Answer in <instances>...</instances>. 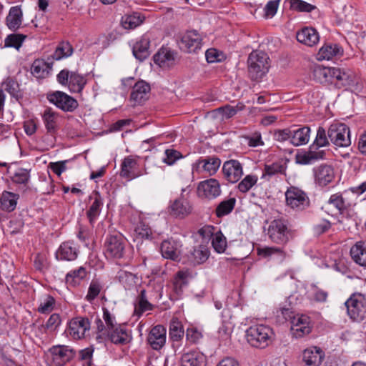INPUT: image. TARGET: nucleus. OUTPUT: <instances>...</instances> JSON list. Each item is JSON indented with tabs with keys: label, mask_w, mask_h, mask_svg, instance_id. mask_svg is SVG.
I'll return each mask as SVG.
<instances>
[{
	"label": "nucleus",
	"mask_w": 366,
	"mask_h": 366,
	"mask_svg": "<svg viewBox=\"0 0 366 366\" xmlns=\"http://www.w3.org/2000/svg\"><path fill=\"white\" fill-rule=\"evenodd\" d=\"M328 138L326 130L322 127H318L315 139L308 150L298 153L296 155L297 163L300 164H310L317 161L324 159L326 153L325 150L320 149V148L330 145Z\"/></svg>",
	"instance_id": "nucleus-1"
},
{
	"label": "nucleus",
	"mask_w": 366,
	"mask_h": 366,
	"mask_svg": "<svg viewBox=\"0 0 366 366\" xmlns=\"http://www.w3.org/2000/svg\"><path fill=\"white\" fill-rule=\"evenodd\" d=\"M269 58L267 53L262 51H253L247 59L248 74L253 81H259L267 72L269 68Z\"/></svg>",
	"instance_id": "nucleus-2"
},
{
	"label": "nucleus",
	"mask_w": 366,
	"mask_h": 366,
	"mask_svg": "<svg viewBox=\"0 0 366 366\" xmlns=\"http://www.w3.org/2000/svg\"><path fill=\"white\" fill-rule=\"evenodd\" d=\"M274 333L272 330L264 325L250 326L246 330L247 340L252 347L264 348L271 342Z\"/></svg>",
	"instance_id": "nucleus-3"
},
{
	"label": "nucleus",
	"mask_w": 366,
	"mask_h": 366,
	"mask_svg": "<svg viewBox=\"0 0 366 366\" xmlns=\"http://www.w3.org/2000/svg\"><path fill=\"white\" fill-rule=\"evenodd\" d=\"M126 239L117 232L109 234L105 239L104 247L107 258L122 259L124 257L126 247Z\"/></svg>",
	"instance_id": "nucleus-4"
},
{
	"label": "nucleus",
	"mask_w": 366,
	"mask_h": 366,
	"mask_svg": "<svg viewBox=\"0 0 366 366\" xmlns=\"http://www.w3.org/2000/svg\"><path fill=\"white\" fill-rule=\"evenodd\" d=\"M286 204L296 210H303L310 205L307 194L302 189L290 186L285 192Z\"/></svg>",
	"instance_id": "nucleus-5"
},
{
	"label": "nucleus",
	"mask_w": 366,
	"mask_h": 366,
	"mask_svg": "<svg viewBox=\"0 0 366 366\" xmlns=\"http://www.w3.org/2000/svg\"><path fill=\"white\" fill-rule=\"evenodd\" d=\"M328 137L335 146L347 147L351 144L350 128L345 124H332L327 131Z\"/></svg>",
	"instance_id": "nucleus-6"
},
{
	"label": "nucleus",
	"mask_w": 366,
	"mask_h": 366,
	"mask_svg": "<svg viewBox=\"0 0 366 366\" xmlns=\"http://www.w3.org/2000/svg\"><path fill=\"white\" fill-rule=\"evenodd\" d=\"M347 314L354 321H360L366 314V299L360 293L353 294L345 302Z\"/></svg>",
	"instance_id": "nucleus-7"
},
{
	"label": "nucleus",
	"mask_w": 366,
	"mask_h": 366,
	"mask_svg": "<svg viewBox=\"0 0 366 366\" xmlns=\"http://www.w3.org/2000/svg\"><path fill=\"white\" fill-rule=\"evenodd\" d=\"M267 234L271 241L277 244L285 245L289 241L290 229L284 219H278L271 222Z\"/></svg>",
	"instance_id": "nucleus-8"
},
{
	"label": "nucleus",
	"mask_w": 366,
	"mask_h": 366,
	"mask_svg": "<svg viewBox=\"0 0 366 366\" xmlns=\"http://www.w3.org/2000/svg\"><path fill=\"white\" fill-rule=\"evenodd\" d=\"M91 327V322L86 317H73L68 323L67 333L73 340H79L85 338Z\"/></svg>",
	"instance_id": "nucleus-9"
},
{
	"label": "nucleus",
	"mask_w": 366,
	"mask_h": 366,
	"mask_svg": "<svg viewBox=\"0 0 366 366\" xmlns=\"http://www.w3.org/2000/svg\"><path fill=\"white\" fill-rule=\"evenodd\" d=\"M178 44L181 50L187 53L196 52L202 45V36L197 30H189L179 36Z\"/></svg>",
	"instance_id": "nucleus-10"
},
{
	"label": "nucleus",
	"mask_w": 366,
	"mask_h": 366,
	"mask_svg": "<svg viewBox=\"0 0 366 366\" xmlns=\"http://www.w3.org/2000/svg\"><path fill=\"white\" fill-rule=\"evenodd\" d=\"M313 328L311 318L305 315H295L291 322V331L295 338H302L309 335Z\"/></svg>",
	"instance_id": "nucleus-11"
},
{
	"label": "nucleus",
	"mask_w": 366,
	"mask_h": 366,
	"mask_svg": "<svg viewBox=\"0 0 366 366\" xmlns=\"http://www.w3.org/2000/svg\"><path fill=\"white\" fill-rule=\"evenodd\" d=\"M48 100L64 112H73L78 107L77 101L67 94L56 91L47 95Z\"/></svg>",
	"instance_id": "nucleus-12"
},
{
	"label": "nucleus",
	"mask_w": 366,
	"mask_h": 366,
	"mask_svg": "<svg viewBox=\"0 0 366 366\" xmlns=\"http://www.w3.org/2000/svg\"><path fill=\"white\" fill-rule=\"evenodd\" d=\"M198 195L208 199H213L221 194L220 184L216 179L200 182L197 187Z\"/></svg>",
	"instance_id": "nucleus-13"
},
{
	"label": "nucleus",
	"mask_w": 366,
	"mask_h": 366,
	"mask_svg": "<svg viewBox=\"0 0 366 366\" xmlns=\"http://www.w3.org/2000/svg\"><path fill=\"white\" fill-rule=\"evenodd\" d=\"M224 178L231 183L237 182L243 175L241 163L235 159L226 161L222 167Z\"/></svg>",
	"instance_id": "nucleus-14"
},
{
	"label": "nucleus",
	"mask_w": 366,
	"mask_h": 366,
	"mask_svg": "<svg viewBox=\"0 0 366 366\" xmlns=\"http://www.w3.org/2000/svg\"><path fill=\"white\" fill-rule=\"evenodd\" d=\"M108 339L114 345H124L132 341V335L129 331L122 325H119L117 327L109 330L107 332Z\"/></svg>",
	"instance_id": "nucleus-15"
},
{
	"label": "nucleus",
	"mask_w": 366,
	"mask_h": 366,
	"mask_svg": "<svg viewBox=\"0 0 366 366\" xmlns=\"http://www.w3.org/2000/svg\"><path fill=\"white\" fill-rule=\"evenodd\" d=\"M90 205L86 211V217L89 223L93 225L99 217L102 207L103 198L97 191H94L89 196Z\"/></svg>",
	"instance_id": "nucleus-16"
},
{
	"label": "nucleus",
	"mask_w": 366,
	"mask_h": 366,
	"mask_svg": "<svg viewBox=\"0 0 366 366\" xmlns=\"http://www.w3.org/2000/svg\"><path fill=\"white\" fill-rule=\"evenodd\" d=\"M332 74V81L335 79L339 87L351 88L356 83V76L350 69L334 68Z\"/></svg>",
	"instance_id": "nucleus-17"
},
{
	"label": "nucleus",
	"mask_w": 366,
	"mask_h": 366,
	"mask_svg": "<svg viewBox=\"0 0 366 366\" xmlns=\"http://www.w3.org/2000/svg\"><path fill=\"white\" fill-rule=\"evenodd\" d=\"M149 46L150 36L148 34H144L140 36L133 45V55L140 61H144L150 54Z\"/></svg>",
	"instance_id": "nucleus-18"
},
{
	"label": "nucleus",
	"mask_w": 366,
	"mask_h": 366,
	"mask_svg": "<svg viewBox=\"0 0 366 366\" xmlns=\"http://www.w3.org/2000/svg\"><path fill=\"white\" fill-rule=\"evenodd\" d=\"M148 343L152 349L160 350L166 342V329L164 326L158 325L152 327L148 337Z\"/></svg>",
	"instance_id": "nucleus-19"
},
{
	"label": "nucleus",
	"mask_w": 366,
	"mask_h": 366,
	"mask_svg": "<svg viewBox=\"0 0 366 366\" xmlns=\"http://www.w3.org/2000/svg\"><path fill=\"white\" fill-rule=\"evenodd\" d=\"M150 86L144 81H137L132 88L130 100L134 105L142 104L148 99Z\"/></svg>",
	"instance_id": "nucleus-20"
},
{
	"label": "nucleus",
	"mask_w": 366,
	"mask_h": 366,
	"mask_svg": "<svg viewBox=\"0 0 366 366\" xmlns=\"http://www.w3.org/2000/svg\"><path fill=\"white\" fill-rule=\"evenodd\" d=\"M79 249L72 242H64L61 244L56 252V258L61 261H73L76 259Z\"/></svg>",
	"instance_id": "nucleus-21"
},
{
	"label": "nucleus",
	"mask_w": 366,
	"mask_h": 366,
	"mask_svg": "<svg viewBox=\"0 0 366 366\" xmlns=\"http://www.w3.org/2000/svg\"><path fill=\"white\" fill-rule=\"evenodd\" d=\"M182 244L179 242L172 239L164 240L161 244V253L163 257L172 260H179L180 256V248Z\"/></svg>",
	"instance_id": "nucleus-22"
},
{
	"label": "nucleus",
	"mask_w": 366,
	"mask_h": 366,
	"mask_svg": "<svg viewBox=\"0 0 366 366\" xmlns=\"http://www.w3.org/2000/svg\"><path fill=\"white\" fill-rule=\"evenodd\" d=\"M53 360L58 365H62L74 357V351L69 346L55 345L49 350Z\"/></svg>",
	"instance_id": "nucleus-23"
},
{
	"label": "nucleus",
	"mask_w": 366,
	"mask_h": 366,
	"mask_svg": "<svg viewBox=\"0 0 366 366\" xmlns=\"http://www.w3.org/2000/svg\"><path fill=\"white\" fill-rule=\"evenodd\" d=\"M324 357V352L317 347L307 348L302 353V360L306 366H320Z\"/></svg>",
	"instance_id": "nucleus-24"
},
{
	"label": "nucleus",
	"mask_w": 366,
	"mask_h": 366,
	"mask_svg": "<svg viewBox=\"0 0 366 366\" xmlns=\"http://www.w3.org/2000/svg\"><path fill=\"white\" fill-rule=\"evenodd\" d=\"M181 364L182 366H205L206 357L199 350H189L182 355Z\"/></svg>",
	"instance_id": "nucleus-25"
},
{
	"label": "nucleus",
	"mask_w": 366,
	"mask_h": 366,
	"mask_svg": "<svg viewBox=\"0 0 366 366\" xmlns=\"http://www.w3.org/2000/svg\"><path fill=\"white\" fill-rule=\"evenodd\" d=\"M183 195L181 197L175 199L169 206L170 214L176 217H184L192 211L189 202L184 198Z\"/></svg>",
	"instance_id": "nucleus-26"
},
{
	"label": "nucleus",
	"mask_w": 366,
	"mask_h": 366,
	"mask_svg": "<svg viewBox=\"0 0 366 366\" xmlns=\"http://www.w3.org/2000/svg\"><path fill=\"white\" fill-rule=\"evenodd\" d=\"M343 49L337 44H326L323 45L317 54L319 61L330 60L335 56H342Z\"/></svg>",
	"instance_id": "nucleus-27"
},
{
	"label": "nucleus",
	"mask_w": 366,
	"mask_h": 366,
	"mask_svg": "<svg viewBox=\"0 0 366 366\" xmlns=\"http://www.w3.org/2000/svg\"><path fill=\"white\" fill-rule=\"evenodd\" d=\"M297 41L308 46L316 45L320 40L318 32L313 28H304L297 33Z\"/></svg>",
	"instance_id": "nucleus-28"
},
{
	"label": "nucleus",
	"mask_w": 366,
	"mask_h": 366,
	"mask_svg": "<svg viewBox=\"0 0 366 366\" xmlns=\"http://www.w3.org/2000/svg\"><path fill=\"white\" fill-rule=\"evenodd\" d=\"M137 168V161L132 156L127 157L122 163L120 174L122 177L129 179L137 178L139 176Z\"/></svg>",
	"instance_id": "nucleus-29"
},
{
	"label": "nucleus",
	"mask_w": 366,
	"mask_h": 366,
	"mask_svg": "<svg viewBox=\"0 0 366 366\" xmlns=\"http://www.w3.org/2000/svg\"><path fill=\"white\" fill-rule=\"evenodd\" d=\"M315 181L320 186H326L335 177L334 170L329 165H320L315 169Z\"/></svg>",
	"instance_id": "nucleus-30"
},
{
	"label": "nucleus",
	"mask_w": 366,
	"mask_h": 366,
	"mask_svg": "<svg viewBox=\"0 0 366 366\" xmlns=\"http://www.w3.org/2000/svg\"><path fill=\"white\" fill-rule=\"evenodd\" d=\"M51 66L52 63H49L42 59H37L31 64V72L34 76L44 79L49 76Z\"/></svg>",
	"instance_id": "nucleus-31"
},
{
	"label": "nucleus",
	"mask_w": 366,
	"mask_h": 366,
	"mask_svg": "<svg viewBox=\"0 0 366 366\" xmlns=\"http://www.w3.org/2000/svg\"><path fill=\"white\" fill-rule=\"evenodd\" d=\"M310 127L307 126L292 130L291 144L295 147L307 144L310 138Z\"/></svg>",
	"instance_id": "nucleus-32"
},
{
	"label": "nucleus",
	"mask_w": 366,
	"mask_h": 366,
	"mask_svg": "<svg viewBox=\"0 0 366 366\" xmlns=\"http://www.w3.org/2000/svg\"><path fill=\"white\" fill-rule=\"evenodd\" d=\"M257 252L259 256L264 258L276 257L280 262L286 258L287 253L282 247H264L257 248Z\"/></svg>",
	"instance_id": "nucleus-33"
},
{
	"label": "nucleus",
	"mask_w": 366,
	"mask_h": 366,
	"mask_svg": "<svg viewBox=\"0 0 366 366\" xmlns=\"http://www.w3.org/2000/svg\"><path fill=\"white\" fill-rule=\"evenodd\" d=\"M286 168V163L283 160H279L271 164H266L262 178H267V179L269 180L272 176L285 174Z\"/></svg>",
	"instance_id": "nucleus-34"
},
{
	"label": "nucleus",
	"mask_w": 366,
	"mask_h": 366,
	"mask_svg": "<svg viewBox=\"0 0 366 366\" xmlns=\"http://www.w3.org/2000/svg\"><path fill=\"white\" fill-rule=\"evenodd\" d=\"M42 119L48 133L54 134L58 129V114L51 109H46L42 114Z\"/></svg>",
	"instance_id": "nucleus-35"
},
{
	"label": "nucleus",
	"mask_w": 366,
	"mask_h": 366,
	"mask_svg": "<svg viewBox=\"0 0 366 366\" xmlns=\"http://www.w3.org/2000/svg\"><path fill=\"white\" fill-rule=\"evenodd\" d=\"M350 255L357 264L366 267V242H357L352 246Z\"/></svg>",
	"instance_id": "nucleus-36"
},
{
	"label": "nucleus",
	"mask_w": 366,
	"mask_h": 366,
	"mask_svg": "<svg viewBox=\"0 0 366 366\" xmlns=\"http://www.w3.org/2000/svg\"><path fill=\"white\" fill-rule=\"evenodd\" d=\"M6 25L9 29L16 31L22 22V11L19 6H12L6 18Z\"/></svg>",
	"instance_id": "nucleus-37"
},
{
	"label": "nucleus",
	"mask_w": 366,
	"mask_h": 366,
	"mask_svg": "<svg viewBox=\"0 0 366 366\" xmlns=\"http://www.w3.org/2000/svg\"><path fill=\"white\" fill-rule=\"evenodd\" d=\"M153 307L154 306L147 300L146 290H141L136 299L134 314L139 317L144 312L152 310Z\"/></svg>",
	"instance_id": "nucleus-38"
},
{
	"label": "nucleus",
	"mask_w": 366,
	"mask_h": 366,
	"mask_svg": "<svg viewBox=\"0 0 366 366\" xmlns=\"http://www.w3.org/2000/svg\"><path fill=\"white\" fill-rule=\"evenodd\" d=\"M155 64L161 67H169L174 61V54L167 48H162L153 57Z\"/></svg>",
	"instance_id": "nucleus-39"
},
{
	"label": "nucleus",
	"mask_w": 366,
	"mask_h": 366,
	"mask_svg": "<svg viewBox=\"0 0 366 366\" xmlns=\"http://www.w3.org/2000/svg\"><path fill=\"white\" fill-rule=\"evenodd\" d=\"M209 252L206 246L199 245L189 252V259L193 264H200L209 257Z\"/></svg>",
	"instance_id": "nucleus-40"
},
{
	"label": "nucleus",
	"mask_w": 366,
	"mask_h": 366,
	"mask_svg": "<svg viewBox=\"0 0 366 366\" xmlns=\"http://www.w3.org/2000/svg\"><path fill=\"white\" fill-rule=\"evenodd\" d=\"M334 68L317 66L314 68L312 75L314 79L321 83L332 82Z\"/></svg>",
	"instance_id": "nucleus-41"
},
{
	"label": "nucleus",
	"mask_w": 366,
	"mask_h": 366,
	"mask_svg": "<svg viewBox=\"0 0 366 366\" xmlns=\"http://www.w3.org/2000/svg\"><path fill=\"white\" fill-rule=\"evenodd\" d=\"M19 195L13 192L4 191L0 197V207L7 212L15 209Z\"/></svg>",
	"instance_id": "nucleus-42"
},
{
	"label": "nucleus",
	"mask_w": 366,
	"mask_h": 366,
	"mask_svg": "<svg viewBox=\"0 0 366 366\" xmlns=\"http://www.w3.org/2000/svg\"><path fill=\"white\" fill-rule=\"evenodd\" d=\"M85 77L75 71H71L68 86L71 92H81L85 84Z\"/></svg>",
	"instance_id": "nucleus-43"
},
{
	"label": "nucleus",
	"mask_w": 366,
	"mask_h": 366,
	"mask_svg": "<svg viewBox=\"0 0 366 366\" xmlns=\"http://www.w3.org/2000/svg\"><path fill=\"white\" fill-rule=\"evenodd\" d=\"M220 164V159L214 157L202 159L198 162V165H202L203 170L209 175L215 174Z\"/></svg>",
	"instance_id": "nucleus-44"
},
{
	"label": "nucleus",
	"mask_w": 366,
	"mask_h": 366,
	"mask_svg": "<svg viewBox=\"0 0 366 366\" xmlns=\"http://www.w3.org/2000/svg\"><path fill=\"white\" fill-rule=\"evenodd\" d=\"M117 279L126 290H131L135 286L137 277L132 272L120 270L117 274Z\"/></svg>",
	"instance_id": "nucleus-45"
},
{
	"label": "nucleus",
	"mask_w": 366,
	"mask_h": 366,
	"mask_svg": "<svg viewBox=\"0 0 366 366\" xmlns=\"http://www.w3.org/2000/svg\"><path fill=\"white\" fill-rule=\"evenodd\" d=\"M144 20V17L139 13L124 15L122 18V26L126 29H133L139 26Z\"/></svg>",
	"instance_id": "nucleus-46"
},
{
	"label": "nucleus",
	"mask_w": 366,
	"mask_h": 366,
	"mask_svg": "<svg viewBox=\"0 0 366 366\" xmlns=\"http://www.w3.org/2000/svg\"><path fill=\"white\" fill-rule=\"evenodd\" d=\"M86 276V270L85 267H80L77 269H74L68 272L66 275V282L69 285L75 286L79 285Z\"/></svg>",
	"instance_id": "nucleus-47"
},
{
	"label": "nucleus",
	"mask_w": 366,
	"mask_h": 366,
	"mask_svg": "<svg viewBox=\"0 0 366 366\" xmlns=\"http://www.w3.org/2000/svg\"><path fill=\"white\" fill-rule=\"evenodd\" d=\"M184 334V331L182 322L177 318L172 319L169 324V338L173 342H178L182 340Z\"/></svg>",
	"instance_id": "nucleus-48"
},
{
	"label": "nucleus",
	"mask_w": 366,
	"mask_h": 366,
	"mask_svg": "<svg viewBox=\"0 0 366 366\" xmlns=\"http://www.w3.org/2000/svg\"><path fill=\"white\" fill-rule=\"evenodd\" d=\"M190 274L189 270H179L177 272L173 282L174 290L177 294L182 293L183 287L187 285V280Z\"/></svg>",
	"instance_id": "nucleus-49"
},
{
	"label": "nucleus",
	"mask_w": 366,
	"mask_h": 366,
	"mask_svg": "<svg viewBox=\"0 0 366 366\" xmlns=\"http://www.w3.org/2000/svg\"><path fill=\"white\" fill-rule=\"evenodd\" d=\"M73 51L72 46L68 41H62L57 46L51 57L58 61L70 56L73 54Z\"/></svg>",
	"instance_id": "nucleus-50"
},
{
	"label": "nucleus",
	"mask_w": 366,
	"mask_h": 366,
	"mask_svg": "<svg viewBox=\"0 0 366 366\" xmlns=\"http://www.w3.org/2000/svg\"><path fill=\"white\" fill-rule=\"evenodd\" d=\"M236 200L234 198H229L221 202L215 209L217 217H222L229 214L235 206Z\"/></svg>",
	"instance_id": "nucleus-51"
},
{
	"label": "nucleus",
	"mask_w": 366,
	"mask_h": 366,
	"mask_svg": "<svg viewBox=\"0 0 366 366\" xmlns=\"http://www.w3.org/2000/svg\"><path fill=\"white\" fill-rule=\"evenodd\" d=\"M212 244L218 253L224 252L227 247V241L223 234L219 231L212 234Z\"/></svg>",
	"instance_id": "nucleus-52"
},
{
	"label": "nucleus",
	"mask_w": 366,
	"mask_h": 366,
	"mask_svg": "<svg viewBox=\"0 0 366 366\" xmlns=\"http://www.w3.org/2000/svg\"><path fill=\"white\" fill-rule=\"evenodd\" d=\"M54 298L49 295H46L41 299L37 310L40 313L47 314L54 310Z\"/></svg>",
	"instance_id": "nucleus-53"
},
{
	"label": "nucleus",
	"mask_w": 366,
	"mask_h": 366,
	"mask_svg": "<svg viewBox=\"0 0 366 366\" xmlns=\"http://www.w3.org/2000/svg\"><path fill=\"white\" fill-rule=\"evenodd\" d=\"M275 315L280 322L290 320L292 322V318L295 316L291 307L281 305L276 308Z\"/></svg>",
	"instance_id": "nucleus-54"
},
{
	"label": "nucleus",
	"mask_w": 366,
	"mask_h": 366,
	"mask_svg": "<svg viewBox=\"0 0 366 366\" xmlns=\"http://www.w3.org/2000/svg\"><path fill=\"white\" fill-rule=\"evenodd\" d=\"M256 175H247L237 185V188L242 193L247 192L257 182Z\"/></svg>",
	"instance_id": "nucleus-55"
},
{
	"label": "nucleus",
	"mask_w": 366,
	"mask_h": 366,
	"mask_svg": "<svg viewBox=\"0 0 366 366\" xmlns=\"http://www.w3.org/2000/svg\"><path fill=\"white\" fill-rule=\"evenodd\" d=\"M25 38L26 36L23 34H9L5 39L4 47H14L18 49L21 46V44L25 39Z\"/></svg>",
	"instance_id": "nucleus-56"
},
{
	"label": "nucleus",
	"mask_w": 366,
	"mask_h": 366,
	"mask_svg": "<svg viewBox=\"0 0 366 366\" xmlns=\"http://www.w3.org/2000/svg\"><path fill=\"white\" fill-rule=\"evenodd\" d=\"M290 8L300 12H310L316 6L302 0H289Z\"/></svg>",
	"instance_id": "nucleus-57"
},
{
	"label": "nucleus",
	"mask_w": 366,
	"mask_h": 366,
	"mask_svg": "<svg viewBox=\"0 0 366 366\" xmlns=\"http://www.w3.org/2000/svg\"><path fill=\"white\" fill-rule=\"evenodd\" d=\"M244 107L242 104H238L235 107L227 104L224 107L217 109V111L222 114V117L226 119L231 118L234 116L237 111L242 110Z\"/></svg>",
	"instance_id": "nucleus-58"
},
{
	"label": "nucleus",
	"mask_w": 366,
	"mask_h": 366,
	"mask_svg": "<svg viewBox=\"0 0 366 366\" xmlns=\"http://www.w3.org/2000/svg\"><path fill=\"white\" fill-rule=\"evenodd\" d=\"M102 310V318L107 325V332H108L109 330L117 327L119 324L117 323L115 316L112 315L107 308L103 307Z\"/></svg>",
	"instance_id": "nucleus-59"
},
{
	"label": "nucleus",
	"mask_w": 366,
	"mask_h": 366,
	"mask_svg": "<svg viewBox=\"0 0 366 366\" xmlns=\"http://www.w3.org/2000/svg\"><path fill=\"white\" fill-rule=\"evenodd\" d=\"M330 205L334 206L340 213H341V214L344 213L345 202H344L343 198L341 194H332L330 197L326 206H330Z\"/></svg>",
	"instance_id": "nucleus-60"
},
{
	"label": "nucleus",
	"mask_w": 366,
	"mask_h": 366,
	"mask_svg": "<svg viewBox=\"0 0 366 366\" xmlns=\"http://www.w3.org/2000/svg\"><path fill=\"white\" fill-rule=\"evenodd\" d=\"M165 157L162 161L167 165H172L175 162L182 157L181 153L174 149H167L164 152Z\"/></svg>",
	"instance_id": "nucleus-61"
},
{
	"label": "nucleus",
	"mask_w": 366,
	"mask_h": 366,
	"mask_svg": "<svg viewBox=\"0 0 366 366\" xmlns=\"http://www.w3.org/2000/svg\"><path fill=\"white\" fill-rule=\"evenodd\" d=\"M101 290L100 283L97 280H92L89 287L86 300L90 302H92L99 295Z\"/></svg>",
	"instance_id": "nucleus-62"
},
{
	"label": "nucleus",
	"mask_w": 366,
	"mask_h": 366,
	"mask_svg": "<svg viewBox=\"0 0 366 366\" xmlns=\"http://www.w3.org/2000/svg\"><path fill=\"white\" fill-rule=\"evenodd\" d=\"M30 175L27 169H19L14 174L12 180L17 184H26L29 179Z\"/></svg>",
	"instance_id": "nucleus-63"
},
{
	"label": "nucleus",
	"mask_w": 366,
	"mask_h": 366,
	"mask_svg": "<svg viewBox=\"0 0 366 366\" xmlns=\"http://www.w3.org/2000/svg\"><path fill=\"white\" fill-rule=\"evenodd\" d=\"M4 85L5 90L9 93L11 97L16 99L19 97V86L16 81L9 79L6 81Z\"/></svg>",
	"instance_id": "nucleus-64"
}]
</instances>
